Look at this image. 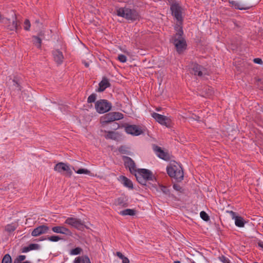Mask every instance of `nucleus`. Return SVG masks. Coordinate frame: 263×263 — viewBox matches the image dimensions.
I'll list each match as a JSON object with an SVG mask.
<instances>
[{"instance_id":"34","label":"nucleus","mask_w":263,"mask_h":263,"mask_svg":"<svg viewBox=\"0 0 263 263\" xmlns=\"http://www.w3.org/2000/svg\"><path fill=\"white\" fill-rule=\"evenodd\" d=\"M96 97L97 95L96 93H92L88 97L87 99V102L88 103L95 102L96 100Z\"/></svg>"},{"instance_id":"43","label":"nucleus","mask_w":263,"mask_h":263,"mask_svg":"<svg viewBox=\"0 0 263 263\" xmlns=\"http://www.w3.org/2000/svg\"><path fill=\"white\" fill-rule=\"evenodd\" d=\"M118 59L122 63H125L127 61L126 57L122 54H119L118 55Z\"/></svg>"},{"instance_id":"30","label":"nucleus","mask_w":263,"mask_h":263,"mask_svg":"<svg viewBox=\"0 0 263 263\" xmlns=\"http://www.w3.org/2000/svg\"><path fill=\"white\" fill-rule=\"evenodd\" d=\"M2 263H12L11 256L9 254L5 255L3 258Z\"/></svg>"},{"instance_id":"22","label":"nucleus","mask_w":263,"mask_h":263,"mask_svg":"<svg viewBox=\"0 0 263 263\" xmlns=\"http://www.w3.org/2000/svg\"><path fill=\"white\" fill-rule=\"evenodd\" d=\"M133 174H134L137 180L139 183L143 185H146L147 182L146 181V180L144 179L143 177L142 176V175L138 172V171L134 173Z\"/></svg>"},{"instance_id":"60","label":"nucleus","mask_w":263,"mask_h":263,"mask_svg":"<svg viewBox=\"0 0 263 263\" xmlns=\"http://www.w3.org/2000/svg\"><path fill=\"white\" fill-rule=\"evenodd\" d=\"M157 111H160V108H157Z\"/></svg>"},{"instance_id":"52","label":"nucleus","mask_w":263,"mask_h":263,"mask_svg":"<svg viewBox=\"0 0 263 263\" xmlns=\"http://www.w3.org/2000/svg\"><path fill=\"white\" fill-rule=\"evenodd\" d=\"M116 255L121 259L123 258L124 256H125L120 252H117Z\"/></svg>"},{"instance_id":"3","label":"nucleus","mask_w":263,"mask_h":263,"mask_svg":"<svg viewBox=\"0 0 263 263\" xmlns=\"http://www.w3.org/2000/svg\"><path fill=\"white\" fill-rule=\"evenodd\" d=\"M123 118L124 115L121 112H110L101 117L100 122L104 125L110 122L122 119Z\"/></svg>"},{"instance_id":"14","label":"nucleus","mask_w":263,"mask_h":263,"mask_svg":"<svg viewBox=\"0 0 263 263\" xmlns=\"http://www.w3.org/2000/svg\"><path fill=\"white\" fill-rule=\"evenodd\" d=\"M49 228L46 225H41L35 228L31 232V235L34 237L40 236L48 233Z\"/></svg>"},{"instance_id":"33","label":"nucleus","mask_w":263,"mask_h":263,"mask_svg":"<svg viewBox=\"0 0 263 263\" xmlns=\"http://www.w3.org/2000/svg\"><path fill=\"white\" fill-rule=\"evenodd\" d=\"M82 251V249L80 247H77L70 251V254L71 255H78Z\"/></svg>"},{"instance_id":"55","label":"nucleus","mask_w":263,"mask_h":263,"mask_svg":"<svg viewBox=\"0 0 263 263\" xmlns=\"http://www.w3.org/2000/svg\"><path fill=\"white\" fill-rule=\"evenodd\" d=\"M44 35V32L43 31H40L38 34V36H43Z\"/></svg>"},{"instance_id":"61","label":"nucleus","mask_w":263,"mask_h":263,"mask_svg":"<svg viewBox=\"0 0 263 263\" xmlns=\"http://www.w3.org/2000/svg\"><path fill=\"white\" fill-rule=\"evenodd\" d=\"M262 228H263V224H262Z\"/></svg>"},{"instance_id":"51","label":"nucleus","mask_w":263,"mask_h":263,"mask_svg":"<svg viewBox=\"0 0 263 263\" xmlns=\"http://www.w3.org/2000/svg\"><path fill=\"white\" fill-rule=\"evenodd\" d=\"M122 263H129V259L125 256H124L123 258L122 259Z\"/></svg>"},{"instance_id":"29","label":"nucleus","mask_w":263,"mask_h":263,"mask_svg":"<svg viewBox=\"0 0 263 263\" xmlns=\"http://www.w3.org/2000/svg\"><path fill=\"white\" fill-rule=\"evenodd\" d=\"M16 229V226L13 223L7 224L5 227V230L9 233L14 231Z\"/></svg>"},{"instance_id":"16","label":"nucleus","mask_w":263,"mask_h":263,"mask_svg":"<svg viewBox=\"0 0 263 263\" xmlns=\"http://www.w3.org/2000/svg\"><path fill=\"white\" fill-rule=\"evenodd\" d=\"M53 60L58 65L62 63L64 59V56L62 51L59 49L53 50L52 52Z\"/></svg>"},{"instance_id":"6","label":"nucleus","mask_w":263,"mask_h":263,"mask_svg":"<svg viewBox=\"0 0 263 263\" xmlns=\"http://www.w3.org/2000/svg\"><path fill=\"white\" fill-rule=\"evenodd\" d=\"M171 10L172 15L181 25L183 22L182 16V8L177 3H174L171 6Z\"/></svg>"},{"instance_id":"48","label":"nucleus","mask_w":263,"mask_h":263,"mask_svg":"<svg viewBox=\"0 0 263 263\" xmlns=\"http://www.w3.org/2000/svg\"><path fill=\"white\" fill-rule=\"evenodd\" d=\"M253 61L255 63L258 64H261L263 63L262 60L260 58H255L253 60Z\"/></svg>"},{"instance_id":"25","label":"nucleus","mask_w":263,"mask_h":263,"mask_svg":"<svg viewBox=\"0 0 263 263\" xmlns=\"http://www.w3.org/2000/svg\"><path fill=\"white\" fill-rule=\"evenodd\" d=\"M177 167L176 165H174L173 166L167 167V173L170 177L173 178L174 176H175V172Z\"/></svg>"},{"instance_id":"38","label":"nucleus","mask_w":263,"mask_h":263,"mask_svg":"<svg viewBox=\"0 0 263 263\" xmlns=\"http://www.w3.org/2000/svg\"><path fill=\"white\" fill-rule=\"evenodd\" d=\"M76 172L77 174H89L90 172L85 168H80L77 171H76Z\"/></svg>"},{"instance_id":"27","label":"nucleus","mask_w":263,"mask_h":263,"mask_svg":"<svg viewBox=\"0 0 263 263\" xmlns=\"http://www.w3.org/2000/svg\"><path fill=\"white\" fill-rule=\"evenodd\" d=\"M33 39V43L36 46L37 48H40L42 45V39L38 36L33 35L32 36Z\"/></svg>"},{"instance_id":"8","label":"nucleus","mask_w":263,"mask_h":263,"mask_svg":"<svg viewBox=\"0 0 263 263\" xmlns=\"http://www.w3.org/2000/svg\"><path fill=\"white\" fill-rule=\"evenodd\" d=\"M53 169L55 171L61 174H62L63 172H66V175L68 177H70L72 174L69 166L64 162L58 163L55 164Z\"/></svg>"},{"instance_id":"40","label":"nucleus","mask_w":263,"mask_h":263,"mask_svg":"<svg viewBox=\"0 0 263 263\" xmlns=\"http://www.w3.org/2000/svg\"><path fill=\"white\" fill-rule=\"evenodd\" d=\"M160 189L165 194L167 195L170 193L169 189L167 188V187H166L165 186H163L162 185H160Z\"/></svg>"},{"instance_id":"24","label":"nucleus","mask_w":263,"mask_h":263,"mask_svg":"<svg viewBox=\"0 0 263 263\" xmlns=\"http://www.w3.org/2000/svg\"><path fill=\"white\" fill-rule=\"evenodd\" d=\"M136 210L134 209H127L121 211L120 212V214L125 216V215H130V216H134L136 214Z\"/></svg>"},{"instance_id":"12","label":"nucleus","mask_w":263,"mask_h":263,"mask_svg":"<svg viewBox=\"0 0 263 263\" xmlns=\"http://www.w3.org/2000/svg\"><path fill=\"white\" fill-rule=\"evenodd\" d=\"M154 151L156 154L160 158L164 160H169L170 159V156L167 152H164L162 149L161 147L154 144L153 146Z\"/></svg>"},{"instance_id":"47","label":"nucleus","mask_w":263,"mask_h":263,"mask_svg":"<svg viewBox=\"0 0 263 263\" xmlns=\"http://www.w3.org/2000/svg\"><path fill=\"white\" fill-rule=\"evenodd\" d=\"M83 263H91L89 257L87 255L84 256L82 259Z\"/></svg>"},{"instance_id":"46","label":"nucleus","mask_w":263,"mask_h":263,"mask_svg":"<svg viewBox=\"0 0 263 263\" xmlns=\"http://www.w3.org/2000/svg\"><path fill=\"white\" fill-rule=\"evenodd\" d=\"M227 212L230 214L233 219L235 220L236 218L238 216L236 215V213L232 211H227Z\"/></svg>"},{"instance_id":"37","label":"nucleus","mask_w":263,"mask_h":263,"mask_svg":"<svg viewBox=\"0 0 263 263\" xmlns=\"http://www.w3.org/2000/svg\"><path fill=\"white\" fill-rule=\"evenodd\" d=\"M30 23L28 19H26L24 21V29L25 30L28 31L30 28Z\"/></svg>"},{"instance_id":"56","label":"nucleus","mask_w":263,"mask_h":263,"mask_svg":"<svg viewBox=\"0 0 263 263\" xmlns=\"http://www.w3.org/2000/svg\"><path fill=\"white\" fill-rule=\"evenodd\" d=\"M83 63L84 64V65H85V66L86 67H89V64L88 63H87L86 62H83Z\"/></svg>"},{"instance_id":"1","label":"nucleus","mask_w":263,"mask_h":263,"mask_svg":"<svg viewBox=\"0 0 263 263\" xmlns=\"http://www.w3.org/2000/svg\"><path fill=\"white\" fill-rule=\"evenodd\" d=\"M176 33L172 36L171 42L175 45L177 51L179 53L182 52L186 48L187 44L185 39L183 37V31L182 27L177 25L175 27Z\"/></svg>"},{"instance_id":"42","label":"nucleus","mask_w":263,"mask_h":263,"mask_svg":"<svg viewBox=\"0 0 263 263\" xmlns=\"http://www.w3.org/2000/svg\"><path fill=\"white\" fill-rule=\"evenodd\" d=\"M219 260L223 263H231L229 259L224 255H221L219 257Z\"/></svg>"},{"instance_id":"5","label":"nucleus","mask_w":263,"mask_h":263,"mask_svg":"<svg viewBox=\"0 0 263 263\" xmlns=\"http://www.w3.org/2000/svg\"><path fill=\"white\" fill-rule=\"evenodd\" d=\"M4 23L6 25L7 29L10 31L16 30L17 31L20 27V24H18L16 15L13 11H12L11 19L6 18Z\"/></svg>"},{"instance_id":"39","label":"nucleus","mask_w":263,"mask_h":263,"mask_svg":"<svg viewBox=\"0 0 263 263\" xmlns=\"http://www.w3.org/2000/svg\"><path fill=\"white\" fill-rule=\"evenodd\" d=\"M26 258V256L25 255H19L14 260V263H19V262H21V261H23L24 260H25Z\"/></svg>"},{"instance_id":"45","label":"nucleus","mask_w":263,"mask_h":263,"mask_svg":"<svg viewBox=\"0 0 263 263\" xmlns=\"http://www.w3.org/2000/svg\"><path fill=\"white\" fill-rule=\"evenodd\" d=\"M12 82L13 83V85L15 87L17 88V90L20 91L21 90V88L20 84L15 80H13Z\"/></svg>"},{"instance_id":"23","label":"nucleus","mask_w":263,"mask_h":263,"mask_svg":"<svg viewBox=\"0 0 263 263\" xmlns=\"http://www.w3.org/2000/svg\"><path fill=\"white\" fill-rule=\"evenodd\" d=\"M246 223V222L244 219L240 216H237L235 219V224L238 227H243Z\"/></svg>"},{"instance_id":"54","label":"nucleus","mask_w":263,"mask_h":263,"mask_svg":"<svg viewBox=\"0 0 263 263\" xmlns=\"http://www.w3.org/2000/svg\"><path fill=\"white\" fill-rule=\"evenodd\" d=\"M119 127H120L118 123H116L115 125V126L114 127V129H117L118 128H119Z\"/></svg>"},{"instance_id":"50","label":"nucleus","mask_w":263,"mask_h":263,"mask_svg":"<svg viewBox=\"0 0 263 263\" xmlns=\"http://www.w3.org/2000/svg\"><path fill=\"white\" fill-rule=\"evenodd\" d=\"M82 261L81 257H78L75 258L74 260V263H81Z\"/></svg>"},{"instance_id":"41","label":"nucleus","mask_w":263,"mask_h":263,"mask_svg":"<svg viewBox=\"0 0 263 263\" xmlns=\"http://www.w3.org/2000/svg\"><path fill=\"white\" fill-rule=\"evenodd\" d=\"M30 250H38L40 248V245L36 243H31L29 246Z\"/></svg>"},{"instance_id":"2","label":"nucleus","mask_w":263,"mask_h":263,"mask_svg":"<svg viewBox=\"0 0 263 263\" xmlns=\"http://www.w3.org/2000/svg\"><path fill=\"white\" fill-rule=\"evenodd\" d=\"M117 14L119 16L122 17L132 22L139 20L141 18L140 13L136 9L128 7H121L117 9Z\"/></svg>"},{"instance_id":"32","label":"nucleus","mask_w":263,"mask_h":263,"mask_svg":"<svg viewBox=\"0 0 263 263\" xmlns=\"http://www.w3.org/2000/svg\"><path fill=\"white\" fill-rule=\"evenodd\" d=\"M201 218L205 221L210 220V217L208 214L204 211H201L200 213Z\"/></svg>"},{"instance_id":"36","label":"nucleus","mask_w":263,"mask_h":263,"mask_svg":"<svg viewBox=\"0 0 263 263\" xmlns=\"http://www.w3.org/2000/svg\"><path fill=\"white\" fill-rule=\"evenodd\" d=\"M173 187L174 190L180 193H183L184 192V189L178 184H174Z\"/></svg>"},{"instance_id":"59","label":"nucleus","mask_w":263,"mask_h":263,"mask_svg":"<svg viewBox=\"0 0 263 263\" xmlns=\"http://www.w3.org/2000/svg\"><path fill=\"white\" fill-rule=\"evenodd\" d=\"M35 22H36V23H39V20H36Z\"/></svg>"},{"instance_id":"11","label":"nucleus","mask_w":263,"mask_h":263,"mask_svg":"<svg viewBox=\"0 0 263 263\" xmlns=\"http://www.w3.org/2000/svg\"><path fill=\"white\" fill-rule=\"evenodd\" d=\"M123 159L124 162L125 167L128 168L129 170L132 174L137 171L136 167V164L134 160L128 156H123Z\"/></svg>"},{"instance_id":"15","label":"nucleus","mask_w":263,"mask_h":263,"mask_svg":"<svg viewBox=\"0 0 263 263\" xmlns=\"http://www.w3.org/2000/svg\"><path fill=\"white\" fill-rule=\"evenodd\" d=\"M192 70L194 75H197L200 77L206 74V70L203 66L197 63L193 64Z\"/></svg>"},{"instance_id":"35","label":"nucleus","mask_w":263,"mask_h":263,"mask_svg":"<svg viewBox=\"0 0 263 263\" xmlns=\"http://www.w3.org/2000/svg\"><path fill=\"white\" fill-rule=\"evenodd\" d=\"M47 239L51 241L57 242L61 240L62 238L59 236L53 235L48 237Z\"/></svg>"},{"instance_id":"17","label":"nucleus","mask_w":263,"mask_h":263,"mask_svg":"<svg viewBox=\"0 0 263 263\" xmlns=\"http://www.w3.org/2000/svg\"><path fill=\"white\" fill-rule=\"evenodd\" d=\"M52 231L56 233H60L70 236L71 232L67 228L63 226H55L52 228Z\"/></svg>"},{"instance_id":"20","label":"nucleus","mask_w":263,"mask_h":263,"mask_svg":"<svg viewBox=\"0 0 263 263\" xmlns=\"http://www.w3.org/2000/svg\"><path fill=\"white\" fill-rule=\"evenodd\" d=\"M173 178L178 182H180L183 178V172L182 168L180 166L176 170L175 176Z\"/></svg>"},{"instance_id":"58","label":"nucleus","mask_w":263,"mask_h":263,"mask_svg":"<svg viewBox=\"0 0 263 263\" xmlns=\"http://www.w3.org/2000/svg\"><path fill=\"white\" fill-rule=\"evenodd\" d=\"M174 263H180V261H178V260H177V261H175L174 262Z\"/></svg>"},{"instance_id":"57","label":"nucleus","mask_w":263,"mask_h":263,"mask_svg":"<svg viewBox=\"0 0 263 263\" xmlns=\"http://www.w3.org/2000/svg\"><path fill=\"white\" fill-rule=\"evenodd\" d=\"M47 238L46 237H42L41 239H40V240H46Z\"/></svg>"},{"instance_id":"31","label":"nucleus","mask_w":263,"mask_h":263,"mask_svg":"<svg viewBox=\"0 0 263 263\" xmlns=\"http://www.w3.org/2000/svg\"><path fill=\"white\" fill-rule=\"evenodd\" d=\"M204 89L205 90L206 97H209L213 95V90L211 87L206 86L204 88Z\"/></svg>"},{"instance_id":"53","label":"nucleus","mask_w":263,"mask_h":263,"mask_svg":"<svg viewBox=\"0 0 263 263\" xmlns=\"http://www.w3.org/2000/svg\"><path fill=\"white\" fill-rule=\"evenodd\" d=\"M258 246L263 249V241L259 240L258 242Z\"/></svg>"},{"instance_id":"7","label":"nucleus","mask_w":263,"mask_h":263,"mask_svg":"<svg viewBox=\"0 0 263 263\" xmlns=\"http://www.w3.org/2000/svg\"><path fill=\"white\" fill-rule=\"evenodd\" d=\"M152 116L156 120L157 122H158L160 124L168 127H171L172 123L171 120L166 116L159 114L156 112L152 113Z\"/></svg>"},{"instance_id":"19","label":"nucleus","mask_w":263,"mask_h":263,"mask_svg":"<svg viewBox=\"0 0 263 263\" xmlns=\"http://www.w3.org/2000/svg\"><path fill=\"white\" fill-rule=\"evenodd\" d=\"M120 180L123 184V185L130 189H133V184L132 181L127 178L126 177L124 176H121L120 177Z\"/></svg>"},{"instance_id":"49","label":"nucleus","mask_w":263,"mask_h":263,"mask_svg":"<svg viewBox=\"0 0 263 263\" xmlns=\"http://www.w3.org/2000/svg\"><path fill=\"white\" fill-rule=\"evenodd\" d=\"M21 251H22V253H26V252H28V251H29L30 250L29 249V246H27V247H23Z\"/></svg>"},{"instance_id":"4","label":"nucleus","mask_w":263,"mask_h":263,"mask_svg":"<svg viewBox=\"0 0 263 263\" xmlns=\"http://www.w3.org/2000/svg\"><path fill=\"white\" fill-rule=\"evenodd\" d=\"M111 103L107 100L101 99L95 103V108L99 114H104L109 111L111 108Z\"/></svg>"},{"instance_id":"13","label":"nucleus","mask_w":263,"mask_h":263,"mask_svg":"<svg viewBox=\"0 0 263 263\" xmlns=\"http://www.w3.org/2000/svg\"><path fill=\"white\" fill-rule=\"evenodd\" d=\"M137 171L143 177L144 179L146 180V182L147 181H153L156 180L155 177L151 171L145 168H139Z\"/></svg>"},{"instance_id":"44","label":"nucleus","mask_w":263,"mask_h":263,"mask_svg":"<svg viewBox=\"0 0 263 263\" xmlns=\"http://www.w3.org/2000/svg\"><path fill=\"white\" fill-rule=\"evenodd\" d=\"M119 151L121 154H127L128 151L126 149V147L124 146H121L119 148Z\"/></svg>"},{"instance_id":"10","label":"nucleus","mask_w":263,"mask_h":263,"mask_svg":"<svg viewBox=\"0 0 263 263\" xmlns=\"http://www.w3.org/2000/svg\"><path fill=\"white\" fill-rule=\"evenodd\" d=\"M125 131L128 134L133 136H139L143 133L142 130L136 125L125 124L124 125Z\"/></svg>"},{"instance_id":"28","label":"nucleus","mask_w":263,"mask_h":263,"mask_svg":"<svg viewBox=\"0 0 263 263\" xmlns=\"http://www.w3.org/2000/svg\"><path fill=\"white\" fill-rule=\"evenodd\" d=\"M229 3L231 4H232L235 7V8L236 9H238V10H247V9H248L250 8L249 7H244L241 6L239 3L236 2L235 1H229Z\"/></svg>"},{"instance_id":"18","label":"nucleus","mask_w":263,"mask_h":263,"mask_svg":"<svg viewBox=\"0 0 263 263\" xmlns=\"http://www.w3.org/2000/svg\"><path fill=\"white\" fill-rule=\"evenodd\" d=\"M111 84L109 83L108 79L106 77H103L102 81L99 84V88L97 90L98 92H102L104 91L106 88L109 87Z\"/></svg>"},{"instance_id":"21","label":"nucleus","mask_w":263,"mask_h":263,"mask_svg":"<svg viewBox=\"0 0 263 263\" xmlns=\"http://www.w3.org/2000/svg\"><path fill=\"white\" fill-rule=\"evenodd\" d=\"M127 201V199L125 197H120L117 199L116 203L117 205L122 207H126L128 206Z\"/></svg>"},{"instance_id":"26","label":"nucleus","mask_w":263,"mask_h":263,"mask_svg":"<svg viewBox=\"0 0 263 263\" xmlns=\"http://www.w3.org/2000/svg\"><path fill=\"white\" fill-rule=\"evenodd\" d=\"M105 133H107V135L105 136V137L106 139H112V140H116L117 138V133H115L112 131H108L106 132L104 130Z\"/></svg>"},{"instance_id":"9","label":"nucleus","mask_w":263,"mask_h":263,"mask_svg":"<svg viewBox=\"0 0 263 263\" xmlns=\"http://www.w3.org/2000/svg\"><path fill=\"white\" fill-rule=\"evenodd\" d=\"M65 223L70 225L79 230H82L84 227V224L82 220L76 218L68 217L65 221Z\"/></svg>"}]
</instances>
